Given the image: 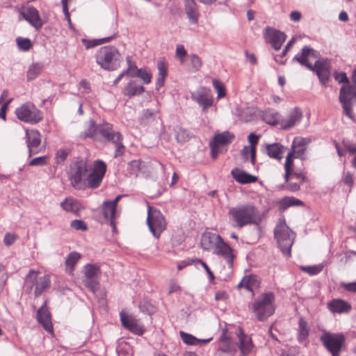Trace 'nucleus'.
Returning a JSON list of instances; mask_svg holds the SVG:
<instances>
[{"label":"nucleus","mask_w":356,"mask_h":356,"mask_svg":"<svg viewBox=\"0 0 356 356\" xmlns=\"http://www.w3.org/2000/svg\"><path fill=\"white\" fill-rule=\"evenodd\" d=\"M100 274L99 267L97 265L87 264L84 267V278H97Z\"/></svg>","instance_id":"obj_39"},{"label":"nucleus","mask_w":356,"mask_h":356,"mask_svg":"<svg viewBox=\"0 0 356 356\" xmlns=\"http://www.w3.org/2000/svg\"><path fill=\"white\" fill-rule=\"evenodd\" d=\"M121 196L118 195L113 201H105L102 206V212L104 219L110 222H114L118 213L116 211L117 204Z\"/></svg>","instance_id":"obj_23"},{"label":"nucleus","mask_w":356,"mask_h":356,"mask_svg":"<svg viewBox=\"0 0 356 356\" xmlns=\"http://www.w3.org/2000/svg\"><path fill=\"white\" fill-rule=\"evenodd\" d=\"M144 91L143 86L140 85L136 80H131L123 90V94L128 97H133L140 95Z\"/></svg>","instance_id":"obj_31"},{"label":"nucleus","mask_w":356,"mask_h":356,"mask_svg":"<svg viewBox=\"0 0 356 356\" xmlns=\"http://www.w3.org/2000/svg\"><path fill=\"white\" fill-rule=\"evenodd\" d=\"M259 286V282L257 280V276L250 275L245 276L238 284V288H245L248 291L254 292V290L257 289Z\"/></svg>","instance_id":"obj_30"},{"label":"nucleus","mask_w":356,"mask_h":356,"mask_svg":"<svg viewBox=\"0 0 356 356\" xmlns=\"http://www.w3.org/2000/svg\"><path fill=\"white\" fill-rule=\"evenodd\" d=\"M238 338V347L241 356L249 355L254 348V344L250 336L245 334L242 329L239 328L236 332Z\"/></svg>","instance_id":"obj_21"},{"label":"nucleus","mask_w":356,"mask_h":356,"mask_svg":"<svg viewBox=\"0 0 356 356\" xmlns=\"http://www.w3.org/2000/svg\"><path fill=\"white\" fill-rule=\"evenodd\" d=\"M229 214L237 222H253L252 220L257 216V211L253 206L243 205L230 209Z\"/></svg>","instance_id":"obj_12"},{"label":"nucleus","mask_w":356,"mask_h":356,"mask_svg":"<svg viewBox=\"0 0 356 356\" xmlns=\"http://www.w3.org/2000/svg\"><path fill=\"white\" fill-rule=\"evenodd\" d=\"M42 69L43 66L40 63H36L31 65L27 71V79L29 81L35 79L37 76H38L40 74V73L42 71Z\"/></svg>","instance_id":"obj_38"},{"label":"nucleus","mask_w":356,"mask_h":356,"mask_svg":"<svg viewBox=\"0 0 356 356\" xmlns=\"http://www.w3.org/2000/svg\"><path fill=\"white\" fill-rule=\"evenodd\" d=\"M19 12L23 19L37 31L46 23V21L41 17L38 9L33 6L22 5Z\"/></svg>","instance_id":"obj_10"},{"label":"nucleus","mask_w":356,"mask_h":356,"mask_svg":"<svg viewBox=\"0 0 356 356\" xmlns=\"http://www.w3.org/2000/svg\"><path fill=\"white\" fill-rule=\"evenodd\" d=\"M113 37L103 38L97 41H88L86 44L87 49L109 42Z\"/></svg>","instance_id":"obj_53"},{"label":"nucleus","mask_w":356,"mask_h":356,"mask_svg":"<svg viewBox=\"0 0 356 356\" xmlns=\"http://www.w3.org/2000/svg\"><path fill=\"white\" fill-rule=\"evenodd\" d=\"M135 76L140 78L143 81L144 83H149L151 82L152 75L149 72L146 70L139 69V70H136Z\"/></svg>","instance_id":"obj_49"},{"label":"nucleus","mask_w":356,"mask_h":356,"mask_svg":"<svg viewBox=\"0 0 356 356\" xmlns=\"http://www.w3.org/2000/svg\"><path fill=\"white\" fill-rule=\"evenodd\" d=\"M232 177L239 184H247L251 183H255L257 181L258 178L257 176L252 175L248 172L241 170L238 168H234L231 171Z\"/></svg>","instance_id":"obj_26"},{"label":"nucleus","mask_w":356,"mask_h":356,"mask_svg":"<svg viewBox=\"0 0 356 356\" xmlns=\"http://www.w3.org/2000/svg\"><path fill=\"white\" fill-rule=\"evenodd\" d=\"M60 207L65 211L71 213L76 216H79L80 213L85 209V207L81 201L72 196L65 197L60 202Z\"/></svg>","instance_id":"obj_20"},{"label":"nucleus","mask_w":356,"mask_h":356,"mask_svg":"<svg viewBox=\"0 0 356 356\" xmlns=\"http://www.w3.org/2000/svg\"><path fill=\"white\" fill-rule=\"evenodd\" d=\"M117 353L118 356H132L133 350L127 343L122 341L117 348Z\"/></svg>","instance_id":"obj_41"},{"label":"nucleus","mask_w":356,"mask_h":356,"mask_svg":"<svg viewBox=\"0 0 356 356\" xmlns=\"http://www.w3.org/2000/svg\"><path fill=\"white\" fill-rule=\"evenodd\" d=\"M356 95V88L344 85L341 87L339 94V101L345 114L352 118V100Z\"/></svg>","instance_id":"obj_13"},{"label":"nucleus","mask_w":356,"mask_h":356,"mask_svg":"<svg viewBox=\"0 0 356 356\" xmlns=\"http://www.w3.org/2000/svg\"><path fill=\"white\" fill-rule=\"evenodd\" d=\"M222 240L220 235L206 231L202 234L200 247L203 250L212 251L213 252Z\"/></svg>","instance_id":"obj_18"},{"label":"nucleus","mask_w":356,"mask_h":356,"mask_svg":"<svg viewBox=\"0 0 356 356\" xmlns=\"http://www.w3.org/2000/svg\"><path fill=\"white\" fill-rule=\"evenodd\" d=\"M318 53L314 49L304 47L300 53H298L294 57L300 64L307 67L308 69L315 71L318 77L323 85H326L330 76V62L327 59L318 60L312 65L310 60L318 58Z\"/></svg>","instance_id":"obj_2"},{"label":"nucleus","mask_w":356,"mask_h":356,"mask_svg":"<svg viewBox=\"0 0 356 356\" xmlns=\"http://www.w3.org/2000/svg\"><path fill=\"white\" fill-rule=\"evenodd\" d=\"M81 258V254L76 252H70L66 258L65 265L67 267L73 268Z\"/></svg>","instance_id":"obj_46"},{"label":"nucleus","mask_w":356,"mask_h":356,"mask_svg":"<svg viewBox=\"0 0 356 356\" xmlns=\"http://www.w3.org/2000/svg\"><path fill=\"white\" fill-rule=\"evenodd\" d=\"M212 82L215 90L218 92V98L224 97L226 95V88L224 83L216 79H213Z\"/></svg>","instance_id":"obj_45"},{"label":"nucleus","mask_w":356,"mask_h":356,"mask_svg":"<svg viewBox=\"0 0 356 356\" xmlns=\"http://www.w3.org/2000/svg\"><path fill=\"white\" fill-rule=\"evenodd\" d=\"M16 41L19 49L23 51H28L32 47L31 42L29 38H18Z\"/></svg>","instance_id":"obj_48"},{"label":"nucleus","mask_w":356,"mask_h":356,"mask_svg":"<svg viewBox=\"0 0 356 356\" xmlns=\"http://www.w3.org/2000/svg\"><path fill=\"white\" fill-rule=\"evenodd\" d=\"M51 286V280L49 275L40 277L38 279L35 290L34 295L35 297L40 296L44 291L49 288Z\"/></svg>","instance_id":"obj_32"},{"label":"nucleus","mask_w":356,"mask_h":356,"mask_svg":"<svg viewBox=\"0 0 356 356\" xmlns=\"http://www.w3.org/2000/svg\"><path fill=\"white\" fill-rule=\"evenodd\" d=\"M264 35L266 42L270 44L275 50L280 49L286 38L284 33L270 27L266 29Z\"/></svg>","instance_id":"obj_16"},{"label":"nucleus","mask_w":356,"mask_h":356,"mask_svg":"<svg viewBox=\"0 0 356 356\" xmlns=\"http://www.w3.org/2000/svg\"><path fill=\"white\" fill-rule=\"evenodd\" d=\"M180 337L181 338V340L183 342L188 345H198L200 343H207L209 341H210V339H198L196 337H195L193 335L191 334L186 333L183 331H181L179 332Z\"/></svg>","instance_id":"obj_34"},{"label":"nucleus","mask_w":356,"mask_h":356,"mask_svg":"<svg viewBox=\"0 0 356 356\" xmlns=\"http://www.w3.org/2000/svg\"><path fill=\"white\" fill-rule=\"evenodd\" d=\"M219 348L222 352L229 353L232 350V346L230 338L227 334V331L223 330L222 334L219 340Z\"/></svg>","instance_id":"obj_37"},{"label":"nucleus","mask_w":356,"mask_h":356,"mask_svg":"<svg viewBox=\"0 0 356 356\" xmlns=\"http://www.w3.org/2000/svg\"><path fill=\"white\" fill-rule=\"evenodd\" d=\"M249 308L258 321H264L275 311L274 294L272 292L262 293L249 305Z\"/></svg>","instance_id":"obj_4"},{"label":"nucleus","mask_w":356,"mask_h":356,"mask_svg":"<svg viewBox=\"0 0 356 356\" xmlns=\"http://www.w3.org/2000/svg\"><path fill=\"white\" fill-rule=\"evenodd\" d=\"M343 181L349 186H352L354 183L353 176L351 173L348 172L344 175Z\"/></svg>","instance_id":"obj_64"},{"label":"nucleus","mask_w":356,"mask_h":356,"mask_svg":"<svg viewBox=\"0 0 356 356\" xmlns=\"http://www.w3.org/2000/svg\"><path fill=\"white\" fill-rule=\"evenodd\" d=\"M296 159L292 154L288 153L286 157L285 163L284 165L285 175L284 179L286 182L289 181L290 177L292 175L293 172V160Z\"/></svg>","instance_id":"obj_36"},{"label":"nucleus","mask_w":356,"mask_h":356,"mask_svg":"<svg viewBox=\"0 0 356 356\" xmlns=\"http://www.w3.org/2000/svg\"><path fill=\"white\" fill-rule=\"evenodd\" d=\"M96 63L103 70L114 71L118 69L122 60L119 50L108 45L99 48L95 55Z\"/></svg>","instance_id":"obj_3"},{"label":"nucleus","mask_w":356,"mask_h":356,"mask_svg":"<svg viewBox=\"0 0 356 356\" xmlns=\"http://www.w3.org/2000/svg\"><path fill=\"white\" fill-rule=\"evenodd\" d=\"M17 118L24 122L35 124L42 120V113L31 102H26L15 110Z\"/></svg>","instance_id":"obj_8"},{"label":"nucleus","mask_w":356,"mask_h":356,"mask_svg":"<svg viewBox=\"0 0 356 356\" xmlns=\"http://www.w3.org/2000/svg\"><path fill=\"white\" fill-rule=\"evenodd\" d=\"M334 79L339 83H348V79L346 74L344 72H336L334 74Z\"/></svg>","instance_id":"obj_62"},{"label":"nucleus","mask_w":356,"mask_h":356,"mask_svg":"<svg viewBox=\"0 0 356 356\" xmlns=\"http://www.w3.org/2000/svg\"><path fill=\"white\" fill-rule=\"evenodd\" d=\"M106 171V163L102 161H96L94 163L92 170H90L88 172L86 181V188H97L100 185L105 175Z\"/></svg>","instance_id":"obj_11"},{"label":"nucleus","mask_w":356,"mask_h":356,"mask_svg":"<svg viewBox=\"0 0 356 356\" xmlns=\"http://www.w3.org/2000/svg\"><path fill=\"white\" fill-rule=\"evenodd\" d=\"M329 311L333 314L349 313L351 305L342 299H333L327 303Z\"/></svg>","instance_id":"obj_25"},{"label":"nucleus","mask_w":356,"mask_h":356,"mask_svg":"<svg viewBox=\"0 0 356 356\" xmlns=\"http://www.w3.org/2000/svg\"><path fill=\"white\" fill-rule=\"evenodd\" d=\"M283 202L287 206L300 205L302 202L294 197H286L283 200Z\"/></svg>","instance_id":"obj_59"},{"label":"nucleus","mask_w":356,"mask_h":356,"mask_svg":"<svg viewBox=\"0 0 356 356\" xmlns=\"http://www.w3.org/2000/svg\"><path fill=\"white\" fill-rule=\"evenodd\" d=\"M234 139V135L228 131L216 134L209 143L211 157L216 159L219 154L223 152V147L230 144Z\"/></svg>","instance_id":"obj_9"},{"label":"nucleus","mask_w":356,"mask_h":356,"mask_svg":"<svg viewBox=\"0 0 356 356\" xmlns=\"http://www.w3.org/2000/svg\"><path fill=\"white\" fill-rule=\"evenodd\" d=\"M12 100L13 99H10L7 100L6 102H3L0 108V118H2L3 120H6V110Z\"/></svg>","instance_id":"obj_57"},{"label":"nucleus","mask_w":356,"mask_h":356,"mask_svg":"<svg viewBox=\"0 0 356 356\" xmlns=\"http://www.w3.org/2000/svg\"><path fill=\"white\" fill-rule=\"evenodd\" d=\"M120 320L122 326L131 332L141 335L143 333L142 327L139 325L138 321L133 316H129L123 312H120Z\"/></svg>","instance_id":"obj_22"},{"label":"nucleus","mask_w":356,"mask_h":356,"mask_svg":"<svg viewBox=\"0 0 356 356\" xmlns=\"http://www.w3.org/2000/svg\"><path fill=\"white\" fill-rule=\"evenodd\" d=\"M278 114L275 115V119L272 121H268V123L270 124H280L283 129H289L294 127L302 118V114L298 108L292 110L289 115L284 118H277Z\"/></svg>","instance_id":"obj_14"},{"label":"nucleus","mask_w":356,"mask_h":356,"mask_svg":"<svg viewBox=\"0 0 356 356\" xmlns=\"http://www.w3.org/2000/svg\"><path fill=\"white\" fill-rule=\"evenodd\" d=\"M267 154L273 159L281 160L285 151V147L280 143H274L266 145Z\"/></svg>","instance_id":"obj_28"},{"label":"nucleus","mask_w":356,"mask_h":356,"mask_svg":"<svg viewBox=\"0 0 356 356\" xmlns=\"http://www.w3.org/2000/svg\"><path fill=\"white\" fill-rule=\"evenodd\" d=\"M345 340V337L341 333L324 332L320 337V341L332 356H340L339 353L344 346Z\"/></svg>","instance_id":"obj_7"},{"label":"nucleus","mask_w":356,"mask_h":356,"mask_svg":"<svg viewBox=\"0 0 356 356\" xmlns=\"http://www.w3.org/2000/svg\"><path fill=\"white\" fill-rule=\"evenodd\" d=\"M323 265H316L312 266H301L300 269L310 275H317L323 270Z\"/></svg>","instance_id":"obj_47"},{"label":"nucleus","mask_w":356,"mask_h":356,"mask_svg":"<svg viewBox=\"0 0 356 356\" xmlns=\"http://www.w3.org/2000/svg\"><path fill=\"white\" fill-rule=\"evenodd\" d=\"M139 308L143 313H147L149 314H151L152 309V305L147 301L141 302L139 305Z\"/></svg>","instance_id":"obj_56"},{"label":"nucleus","mask_w":356,"mask_h":356,"mask_svg":"<svg viewBox=\"0 0 356 356\" xmlns=\"http://www.w3.org/2000/svg\"><path fill=\"white\" fill-rule=\"evenodd\" d=\"M38 274L39 271L31 270L26 275L24 280V287L27 289L29 293L32 291L33 286L35 287L38 279Z\"/></svg>","instance_id":"obj_33"},{"label":"nucleus","mask_w":356,"mask_h":356,"mask_svg":"<svg viewBox=\"0 0 356 356\" xmlns=\"http://www.w3.org/2000/svg\"><path fill=\"white\" fill-rule=\"evenodd\" d=\"M310 142L311 140L307 138L295 137L289 153L292 154L296 159L302 161L305 160L307 146Z\"/></svg>","instance_id":"obj_17"},{"label":"nucleus","mask_w":356,"mask_h":356,"mask_svg":"<svg viewBox=\"0 0 356 356\" xmlns=\"http://www.w3.org/2000/svg\"><path fill=\"white\" fill-rule=\"evenodd\" d=\"M191 60L193 65V67L195 70H198L202 65V62L201 58L196 54H193L191 56Z\"/></svg>","instance_id":"obj_54"},{"label":"nucleus","mask_w":356,"mask_h":356,"mask_svg":"<svg viewBox=\"0 0 356 356\" xmlns=\"http://www.w3.org/2000/svg\"><path fill=\"white\" fill-rule=\"evenodd\" d=\"M185 12L189 20L196 24L198 21L199 12L195 0H184Z\"/></svg>","instance_id":"obj_27"},{"label":"nucleus","mask_w":356,"mask_h":356,"mask_svg":"<svg viewBox=\"0 0 356 356\" xmlns=\"http://www.w3.org/2000/svg\"><path fill=\"white\" fill-rule=\"evenodd\" d=\"M292 175H293L298 180L300 184H303L306 180V176L302 171L293 170Z\"/></svg>","instance_id":"obj_63"},{"label":"nucleus","mask_w":356,"mask_h":356,"mask_svg":"<svg viewBox=\"0 0 356 356\" xmlns=\"http://www.w3.org/2000/svg\"><path fill=\"white\" fill-rule=\"evenodd\" d=\"M140 161L139 160L131 161L128 164V170L131 175H137L140 170Z\"/></svg>","instance_id":"obj_51"},{"label":"nucleus","mask_w":356,"mask_h":356,"mask_svg":"<svg viewBox=\"0 0 356 356\" xmlns=\"http://www.w3.org/2000/svg\"><path fill=\"white\" fill-rule=\"evenodd\" d=\"M70 152L69 149H60L57 151L55 156L56 162L57 163L63 162L67 157Z\"/></svg>","instance_id":"obj_50"},{"label":"nucleus","mask_w":356,"mask_h":356,"mask_svg":"<svg viewBox=\"0 0 356 356\" xmlns=\"http://www.w3.org/2000/svg\"><path fill=\"white\" fill-rule=\"evenodd\" d=\"M84 136L92 138L95 140H101L102 138L112 142L115 146V157L123 154L124 146L122 144L123 137L118 131H115L113 124L107 122L96 124L90 121V127L84 132Z\"/></svg>","instance_id":"obj_1"},{"label":"nucleus","mask_w":356,"mask_h":356,"mask_svg":"<svg viewBox=\"0 0 356 356\" xmlns=\"http://www.w3.org/2000/svg\"><path fill=\"white\" fill-rule=\"evenodd\" d=\"M213 253L225 261L229 268H232L234 260L236 257V252L224 240L218 245Z\"/></svg>","instance_id":"obj_19"},{"label":"nucleus","mask_w":356,"mask_h":356,"mask_svg":"<svg viewBox=\"0 0 356 356\" xmlns=\"http://www.w3.org/2000/svg\"><path fill=\"white\" fill-rule=\"evenodd\" d=\"M191 98L196 102L202 108L204 112H207L209 107L213 103V99L209 89L202 87L191 94Z\"/></svg>","instance_id":"obj_15"},{"label":"nucleus","mask_w":356,"mask_h":356,"mask_svg":"<svg viewBox=\"0 0 356 356\" xmlns=\"http://www.w3.org/2000/svg\"><path fill=\"white\" fill-rule=\"evenodd\" d=\"M127 61L129 63V67L126 72H124V74H129L132 77H135L136 70H139L137 69L136 66L131 63L129 58H127Z\"/></svg>","instance_id":"obj_60"},{"label":"nucleus","mask_w":356,"mask_h":356,"mask_svg":"<svg viewBox=\"0 0 356 356\" xmlns=\"http://www.w3.org/2000/svg\"><path fill=\"white\" fill-rule=\"evenodd\" d=\"M17 238V234H15L13 232H8L6 234L4 238H3V243L6 246H10L14 244V243L16 241Z\"/></svg>","instance_id":"obj_52"},{"label":"nucleus","mask_w":356,"mask_h":356,"mask_svg":"<svg viewBox=\"0 0 356 356\" xmlns=\"http://www.w3.org/2000/svg\"><path fill=\"white\" fill-rule=\"evenodd\" d=\"M248 142L250 144V148H252V164L254 165L256 161V145L258 143L259 137L253 133H251L248 136Z\"/></svg>","instance_id":"obj_42"},{"label":"nucleus","mask_w":356,"mask_h":356,"mask_svg":"<svg viewBox=\"0 0 356 356\" xmlns=\"http://www.w3.org/2000/svg\"><path fill=\"white\" fill-rule=\"evenodd\" d=\"M275 238L279 248L286 257H291V250L295 238V234L287 224H277L274 230Z\"/></svg>","instance_id":"obj_6"},{"label":"nucleus","mask_w":356,"mask_h":356,"mask_svg":"<svg viewBox=\"0 0 356 356\" xmlns=\"http://www.w3.org/2000/svg\"><path fill=\"white\" fill-rule=\"evenodd\" d=\"M45 302L37 312L38 321L43 328L48 332H53V325L51 323V314L48 310Z\"/></svg>","instance_id":"obj_24"},{"label":"nucleus","mask_w":356,"mask_h":356,"mask_svg":"<svg viewBox=\"0 0 356 356\" xmlns=\"http://www.w3.org/2000/svg\"><path fill=\"white\" fill-rule=\"evenodd\" d=\"M26 135L28 140V147L30 152L33 154L36 153L37 151L35 149L40 144V134L36 130H29L26 131Z\"/></svg>","instance_id":"obj_29"},{"label":"nucleus","mask_w":356,"mask_h":356,"mask_svg":"<svg viewBox=\"0 0 356 356\" xmlns=\"http://www.w3.org/2000/svg\"><path fill=\"white\" fill-rule=\"evenodd\" d=\"M90 168L86 160L74 162L70 169L69 179L72 186L76 190L86 189V181Z\"/></svg>","instance_id":"obj_5"},{"label":"nucleus","mask_w":356,"mask_h":356,"mask_svg":"<svg viewBox=\"0 0 356 356\" xmlns=\"http://www.w3.org/2000/svg\"><path fill=\"white\" fill-rule=\"evenodd\" d=\"M186 54V51L185 50L183 45L179 44L177 46L176 56L180 60L181 63L184 62Z\"/></svg>","instance_id":"obj_55"},{"label":"nucleus","mask_w":356,"mask_h":356,"mask_svg":"<svg viewBox=\"0 0 356 356\" xmlns=\"http://www.w3.org/2000/svg\"><path fill=\"white\" fill-rule=\"evenodd\" d=\"M83 282L84 286L87 287L92 293H95L96 291L99 289V282L98 277L92 279L83 278Z\"/></svg>","instance_id":"obj_44"},{"label":"nucleus","mask_w":356,"mask_h":356,"mask_svg":"<svg viewBox=\"0 0 356 356\" xmlns=\"http://www.w3.org/2000/svg\"><path fill=\"white\" fill-rule=\"evenodd\" d=\"M175 138L179 143H185L190 138L188 131L181 127L177 126L175 129Z\"/></svg>","instance_id":"obj_40"},{"label":"nucleus","mask_w":356,"mask_h":356,"mask_svg":"<svg viewBox=\"0 0 356 356\" xmlns=\"http://www.w3.org/2000/svg\"><path fill=\"white\" fill-rule=\"evenodd\" d=\"M195 263H198L202 265V266L204 268V269L206 270V272L209 275L211 280H213L214 279L213 273H212V271L211 270V269L209 268L208 265L204 261H202V259H195Z\"/></svg>","instance_id":"obj_58"},{"label":"nucleus","mask_w":356,"mask_h":356,"mask_svg":"<svg viewBox=\"0 0 356 356\" xmlns=\"http://www.w3.org/2000/svg\"><path fill=\"white\" fill-rule=\"evenodd\" d=\"M158 70L159 78L157 79V88L162 87L164 84V80L168 74V64L166 61L160 60L158 63Z\"/></svg>","instance_id":"obj_35"},{"label":"nucleus","mask_w":356,"mask_h":356,"mask_svg":"<svg viewBox=\"0 0 356 356\" xmlns=\"http://www.w3.org/2000/svg\"><path fill=\"white\" fill-rule=\"evenodd\" d=\"M46 156H40L33 159L30 161V165H42L46 164Z\"/></svg>","instance_id":"obj_61"},{"label":"nucleus","mask_w":356,"mask_h":356,"mask_svg":"<svg viewBox=\"0 0 356 356\" xmlns=\"http://www.w3.org/2000/svg\"><path fill=\"white\" fill-rule=\"evenodd\" d=\"M298 327H299V330H298L299 340H300V341L305 340L309 334V328L307 327V323L305 321L304 318H300L299 323H298Z\"/></svg>","instance_id":"obj_43"}]
</instances>
